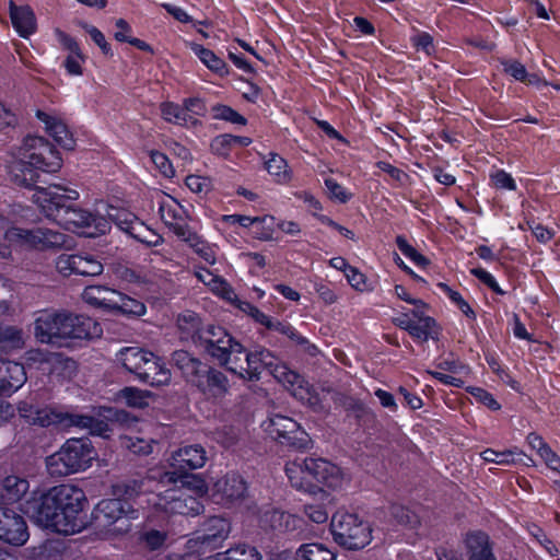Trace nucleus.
<instances>
[{"label":"nucleus","mask_w":560,"mask_h":560,"mask_svg":"<svg viewBox=\"0 0 560 560\" xmlns=\"http://www.w3.org/2000/svg\"><path fill=\"white\" fill-rule=\"evenodd\" d=\"M84 491L70 483L51 488L39 501H28L22 511L39 526L62 535H73L86 525Z\"/></svg>","instance_id":"f257e3e1"},{"label":"nucleus","mask_w":560,"mask_h":560,"mask_svg":"<svg viewBox=\"0 0 560 560\" xmlns=\"http://www.w3.org/2000/svg\"><path fill=\"white\" fill-rule=\"evenodd\" d=\"M285 475L291 486L304 492L313 491L312 480L327 487L337 489L342 486L341 469L324 458H305L302 463H287Z\"/></svg>","instance_id":"423d86ee"},{"label":"nucleus","mask_w":560,"mask_h":560,"mask_svg":"<svg viewBox=\"0 0 560 560\" xmlns=\"http://www.w3.org/2000/svg\"><path fill=\"white\" fill-rule=\"evenodd\" d=\"M37 119L44 125L45 131L63 149L73 150L75 140L68 129L62 118L54 113L46 110L36 112Z\"/></svg>","instance_id":"4be33fe9"},{"label":"nucleus","mask_w":560,"mask_h":560,"mask_svg":"<svg viewBox=\"0 0 560 560\" xmlns=\"http://www.w3.org/2000/svg\"><path fill=\"white\" fill-rule=\"evenodd\" d=\"M161 482H167L176 486L180 483L178 489H183L186 493L191 492L194 498H201L209 491L208 485L201 475L197 474H178L177 471H166L161 477Z\"/></svg>","instance_id":"bb28decb"},{"label":"nucleus","mask_w":560,"mask_h":560,"mask_svg":"<svg viewBox=\"0 0 560 560\" xmlns=\"http://www.w3.org/2000/svg\"><path fill=\"white\" fill-rule=\"evenodd\" d=\"M31 215L32 209L22 205H10L0 209V229L7 228L3 234L4 243L0 242L1 258H10L12 248L44 252L71 247L69 237L61 232L42 226H21Z\"/></svg>","instance_id":"f03ea898"},{"label":"nucleus","mask_w":560,"mask_h":560,"mask_svg":"<svg viewBox=\"0 0 560 560\" xmlns=\"http://www.w3.org/2000/svg\"><path fill=\"white\" fill-rule=\"evenodd\" d=\"M9 15L13 28L22 38H28L36 32L37 21L30 5H18L11 0L9 2Z\"/></svg>","instance_id":"a878e982"},{"label":"nucleus","mask_w":560,"mask_h":560,"mask_svg":"<svg viewBox=\"0 0 560 560\" xmlns=\"http://www.w3.org/2000/svg\"><path fill=\"white\" fill-rule=\"evenodd\" d=\"M411 43L415 48L425 52L427 56H432L435 54L433 37L428 32H417L413 36H411Z\"/></svg>","instance_id":"e2e57ef3"},{"label":"nucleus","mask_w":560,"mask_h":560,"mask_svg":"<svg viewBox=\"0 0 560 560\" xmlns=\"http://www.w3.org/2000/svg\"><path fill=\"white\" fill-rule=\"evenodd\" d=\"M282 387L295 399L312 408H315L319 402L318 395L313 387L296 372L282 371Z\"/></svg>","instance_id":"b1692460"},{"label":"nucleus","mask_w":560,"mask_h":560,"mask_svg":"<svg viewBox=\"0 0 560 560\" xmlns=\"http://www.w3.org/2000/svg\"><path fill=\"white\" fill-rule=\"evenodd\" d=\"M212 115L214 119L226 120L233 124L245 125L246 119L226 105H215L212 107Z\"/></svg>","instance_id":"680f3d73"},{"label":"nucleus","mask_w":560,"mask_h":560,"mask_svg":"<svg viewBox=\"0 0 560 560\" xmlns=\"http://www.w3.org/2000/svg\"><path fill=\"white\" fill-rule=\"evenodd\" d=\"M177 326L187 338H195L197 335L200 336L202 332L200 331V318L191 311H186L178 315Z\"/></svg>","instance_id":"8fccbe9b"},{"label":"nucleus","mask_w":560,"mask_h":560,"mask_svg":"<svg viewBox=\"0 0 560 560\" xmlns=\"http://www.w3.org/2000/svg\"><path fill=\"white\" fill-rule=\"evenodd\" d=\"M523 452L518 448L505 450L502 452L487 448L481 453V458L488 463H495L499 465H511L521 459Z\"/></svg>","instance_id":"de8ad7c7"},{"label":"nucleus","mask_w":560,"mask_h":560,"mask_svg":"<svg viewBox=\"0 0 560 560\" xmlns=\"http://www.w3.org/2000/svg\"><path fill=\"white\" fill-rule=\"evenodd\" d=\"M159 212L163 222L179 237H186L188 232V211L170 195L159 196Z\"/></svg>","instance_id":"f3484780"},{"label":"nucleus","mask_w":560,"mask_h":560,"mask_svg":"<svg viewBox=\"0 0 560 560\" xmlns=\"http://www.w3.org/2000/svg\"><path fill=\"white\" fill-rule=\"evenodd\" d=\"M150 159L152 163L155 165L156 170L166 178H171L175 175V170L164 153L160 151H151Z\"/></svg>","instance_id":"0e129e2a"},{"label":"nucleus","mask_w":560,"mask_h":560,"mask_svg":"<svg viewBox=\"0 0 560 560\" xmlns=\"http://www.w3.org/2000/svg\"><path fill=\"white\" fill-rule=\"evenodd\" d=\"M117 399L131 408H144L150 405L153 395L149 390L129 386L117 394Z\"/></svg>","instance_id":"ea45409f"},{"label":"nucleus","mask_w":560,"mask_h":560,"mask_svg":"<svg viewBox=\"0 0 560 560\" xmlns=\"http://www.w3.org/2000/svg\"><path fill=\"white\" fill-rule=\"evenodd\" d=\"M215 560H261V557L256 548L242 545L217 553Z\"/></svg>","instance_id":"09e8293b"},{"label":"nucleus","mask_w":560,"mask_h":560,"mask_svg":"<svg viewBox=\"0 0 560 560\" xmlns=\"http://www.w3.org/2000/svg\"><path fill=\"white\" fill-rule=\"evenodd\" d=\"M223 221L228 224L234 225L238 224L243 228H250L253 232L258 235L260 238H268L271 236V228L268 226L266 230L260 232V226L268 221V218H259V217H247L241 214H230L224 215Z\"/></svg>","instance_id":"58836bf2"},{"label":"nucleus","mask_w":560,"mask_h":560,"mask_svg":"<svg viewBox=\"0 0 560 560\" xmlns=\"http://www.w3.org/2000/svg\"><path fill=\"white\" fill-rule=\"evenodd\" d=\"M299 560H336V555L323 544H304L298 551Z\"/></svg>","instance_id":"c03bdc74"},{"label":"nucleus","mask_w":560,"mask_h":560,"mask_svg":"<svg viewBox=\"0 0 560 560\" xmlns=\"http://www.w3.org/2000/svg\"><path fill=\"white\" fill-rule=\"evenodd\" d=\"M57 224L65 230L81 233L89 237L106 234L110 230L107 218L93 214L84 209L67 206L57 219Z\"/></svg>","instance_id":"4468645a"},{"label":"nucleus","mask_w":560,"mask_h":560,"mask_svg":"<svg viewBox=\"0 0 560 560\" xmlns=\"http://www.w3.org/2000/svg\"><path fill=\"white\" fill-rule=\"evenodd\" d=\"M206 343L207 352L231 372H240L238 361L244 354L243 346L220 326H209L199 336Z\"/></svg>","instance_id":"f8f14e48"},{"label":"nucleus","mask_w":560,"mask_h":560,"mask_svg":"<svg viewBox=\"0 0 560 560\" xmlns=\"http://www.w3.org/2000/svg\"><path fill=\"white\" fill-rule=\"evenodd\" d=\"M246 485L236 474H229L218 479L210 492L212 500L219 504H231L244 497Z\"/></svg>","instance_id":"412c9836"},{"label":"nucleus","mask_w":560,"mask_h":560,"mask_svg":"<svg viewBox=\"0 0 560 560\" xmlns=\"http://www.w3.org/2000/svg\"><path fill=\"white\" fill-rule=\"evenodd\" d=\"M160 109L163 119L167 122L185 127L195 126L198 122L197 118H194L192 115L185 110L184 105L164 102L161 104Z\"/></svg>","instance_id":"e433bc0d"},{"label":"nucleus","mask_w":560,"mask_h":560,"mask_svg":"<svg viewBox=\"0 0 560 560\" xmlns=\"http://www.w3.org/2000/svg\"><path fill=\"white\" fill-rule=\"evenodd\" d=\"M68 56L63 61L65 69L69 75L79 77L83 73V63L85 56L82 54L80 47L75 50L68 51Z\"/></svg>","instance_id":"4d7b16f0"},{"label":"nucleus","mask_w":560,"mask_h":560,"mask_svg":"<svg viewBox=\"0 0 560 560\" xmlns=\"http://www.w3.org/2000/svg\"><path fill=\"white\" fill-rule=\"evenodd\" d=\"M466 392L470 394L478 402L488 407L490 410L497 411L501 409V405L488 390L477 386H468L466 387Z\"/></svg>","instance_id":"052dcab7"},{"label":"nucleus","mask_w":560,"mask_h":560,"mask_svg":"<svg viewBox=\"0 0 560 560\" xmlns=\"http://www.w3.org/2000/svg\"><path fill=\"white\" fill-rule=\"evenodd\" d=\"M345 277L351 288L358 292H372L374 290L373 282L370 281L368 277L357 267L352 266L350 269H348V272Z\"/></svg>","instance_id":"5fc2aeb1"},{"label":"nucleus","mask_w":560,"mask_h":560,"mask_svg":"<svg viewBox=\"0 0 560 560\" xmlns=\"http://www.w3.org/2000/svg\"><path fill=\"white\" fill-rule=\"evenodd\" d=\"M19 413L27 422L48 427L51 424L73 425L88 429L92 434L105 435L107 425L91 416L58 411L50 407H35L27 402L19 406Z\"/></svg>","instance_id":"1a4fd4ad"},{"label":"nucleus","mask_w":560,"mask_h":560,"mask_svg":"<svg viewBox=\"0 0 560 560\" xmlns=\"http://www.w3.org/2000/svg\"><path fill=\"white\" fill-rule=\"evenodd\" d=\"M118 291L103 287L90 285L86 287L82 293V299L91 306L110 311L117 300Z\"/></svg>","instance_id":"2f4dec72"},{"label":"nucleus","mask_w":560,"mask_h":560,"mask_svg":"<svg viewBox=\"0 0 560 560\" xmlns=\"http://www.w3.org/2000/svg\"><path fill=\"white\" fill-rule=\"evenodd\" d=\"M282 444L285 443L298 450L307 448L311 439L310 435L302 430L299 424L291 418L282 417Z\"/></svg>","instance_id":"72a5a7b5"},{"label":"nucleus","mask_w":560,"mask_h":560,"mask_svg":"<svg viewBox=\"0 0 560 560\" xmlns=\"http://www.w3.org/2000/svg\"><path fill=\"white\" fill-rule=\"evenodd\" d=\"M395 241L401 254L411 262L419 267H425L429 264V260L421 253H419L411 244H409L405 236L398 235L396 236Z\"/></svg>","instance_id":"6e6d98bb"},{"label":"nucleus","mask_w":560,"mask_h":560,"mask_svg":"<svg viewBox=\"0 0 560 560\" xmlns=\"http://www.w3.org/2000/svg\"><path fill=\"white\" fill-rule=\"evenodd\" d=\"M330 533L334 541L349 550H358L372 540V528L354 513L337 511L330 521Z\"/></svg>","instance_id":"9b49d317"},{"label":"nucleus","mask_w":560,"mask_h":560,"mask_svg":"<svg viewBox=\"0 0 560 560\" xmlns=\"http://www.w3.org/2000/svg\"><path fill=\"white\" fill-rule=\"evenodd\" d=\"M101 332L91 317L68 312L42 311L34 322V335L43 343L67 346L70 340L89 339Z\"/></svg>","instance_id":"39448f33"},{"label":"nucleus","mask_w":560,"mask_h":560,"mask_svg":"<svg viewBox=\"0 0 560 560\" xmlns=\"http://www.w3.org/2000/svg\"><path fill=\"white\" fill-rule=\"evenodd\" d=\"M0 539L15 546L24 545L28 539L24 518L10 510L0 508Z\"/></svg>","instance_id":"aec40b11"},{"label":"nucleus","mask_w":560,"mask_h":560,"mask_svg":"<svg viewBox=\"0 0 560 560\" xmlns=\"http://www.w3.org/2000/svg\"><path fill=\"white\" fill-rule=\"evenodd\" d=\"M526 441L550 469L560 472V456L551 450L541 435L530 432Z\"/></svg>","instance_id":"c9c22d12"},{"label":"nucleus","mask_w":560,"mask_h":560,"mask_svg":"<svg viewBox=\"0 0 560 560\" xmlns=\"http://www.w3.org/2000/svg\"><path fill=\"white\" fill-rule=\"evenodd\" d=\"M186 186L190 191L198 195H206L212 187L211 179L209 177L200 175H189L186 177Z\"/></svg>","instance_id":"774afa93"},{"label":"nucleus","mask_w":560,"mask_h":560,"mask_svg":"<svg viewBox=\"0 0 560 560\" xmlns=\"http://www.w3.org/2000/svg\"><path fill=\"white\" fill-rule=\"evenodd\" d=\"M144 481L131 480L114 487V499L102 500L95 509V518L106 529V535L117 536L130 530V522L139 517V510L130 501L142 506Z\"/></svg>","instance_id":"20e7f679"},{"label":"nucleus","mask_w":560,"mask_h":560,"mask_svg":"<svg viewBox=\"0 0 560 560\" xmlns=\"http://www.w3.org/2000/svg\"><path fill=\"white\" fill-rule=\"evenodd\" d=\"M151 352L138 347H125L116 353V362L129 373L139 375Z\"/></svg>","instance_id":"c756f323"},{"label":"nucleus","mask_w":560,"mask_h":560,"mask_svg":"<svg viewBox=\"0 0 560 560\" xmlns=\"http://www.w3.org/2000/svg\"><path fill=\"white\" fill-rule=\"evenodd\" d=\"M56 268L63 276L75 273L84 277H95L104 270L103 264L90 254H62L56 260Z\"/></svg>","instance_id":"dca6fc26"},{"label":"nucleus","mask_w":560,"mask_h":560,"mask_svg":"<svg viewBox=\"0 0 560 560\" xmlns=\"http://www.w3.org/2000/svg\"><path fill=\"white\" fill-rule=\"evenodd\" d=\"M389 512L395 521V524L402 528L415 529L420 524L419 514L415 510H410L407 506L395 503L390 505Z\"/></svg>","instance_id":"79ce46f5"},{"label":"nucleus","mask_w":560,"mask_h":560,"mask_svg":"<svg viewBox=\"0 0 560 560\" xmlns=\"http://www.w3.org/2000/svg\"><path fill=\"white\" fill-rule=\"evenodd\" d=\"M108 217V222L113 221L116 223V225L127 234H131V226L136 224V222H139L140 220L129 212L126 209H118L113 206H109L107 208L106 212Z\"/></svg>","instance_id":"49530a36"},{"label":"nucleus","mask_w":560,"mask_h":560,"mask_svg":"<svg viewBox=\"0 0 560 560\" xmlns=\"http://www.w3.org/2000/svg\"><path fill=\"white\" fill-rule=\"evenodd\" d=\"M137 377L151 386H165L170 384L172 374L162 359L151 352V358L143 364Z\"/></svg>","instance_id":"c85d7f7f"},{"label":"nucleus","mask_w":560,"mask_h":560,"mask_svg":"<svg viewBox=\"0 0 560 560\" xmlns=\"http://www.w3.org/2000/svg\"><path fill=\"white\" fill-rule=\"evenodd\" d=\"M190 50L198 57L202 65L214 74L223 78L229 74V66L214 51L201 44L190 42L187 44Z\"/></svg>","instance_id":"473e14b6"},{"label":"nucleus","mask_w":560,"mask_h":560,"mask_svg":"<svg viewBox=\"0 0 560 560\" xmlns=\"http://www.w3.org/2000/svg\"><path fill=\"white\" fill-rule=\"evenodd\" d=\"M469 560H497L489 536L483 532H471L465 538Z\"/></svg>","instance_id":"7c9ffc66"},{"label":"nucleus","mask_w":560,"mask_h":560,"mask_svg":"<svg viewBox=\"0 0 560 560\" xmlns=\"http://www.w3.org/2000/svg\"><path fill=\"white\" fill-rule=\"evenodd\" d=\"M207 463V452L199 445H185L172 452L167 464L173 471L186 474L188 470L202 468Z\"/></svg>","instance_id":"6ab92c4d"},{"label":"nucleus","mask_w":560,"mask_h":560,"mask_svg":"<svg viewBox=\"0 0 560 560\" xmlns=\"http://www.w3.org/2000/svg\"><path fill=\"white\" fill-rule=\"evenodd\" d=\"M79 197L78 190L55 184L36 187L32 200L47 219L57 223L67 206Z\"/></svg>","instance_id":"ddd939ff"},{"label":"nucleus","mask_w":560,"mask_h":560,"mask_svg":"<svg viewBox=\"0 0 560 560\" xmlns=\"http://www.w3.org/2000/svg\"><path fill=\"white\" fill-rule=\"evenodd\" d=\"M150 513L148 518L167 522L176 515L195 516L201 513L202 504L197 498L174 486L164 492L151 493L145 500Z\"/></svg>","instance_id":"6e6552de"},{"label":"nucleus","mask_w":560,"mask_h":560,"mask_svg":"<svg viewBox=\"0 0 560 560\" xmlns=\"http://www.w3.org/2000/svg\"><path fill=\"white\" fill-rule=\"evenodd\" d=\"M62 167V158L44 137L27 136L13 148L5 161L9 179L16 186L31 188L39 173L54 174Z\"/></svg>","instance_id":"7ed1b4c3"},{"label":"nucleus","mask_w":560,"mask_h":560,"mask_svg":"<svg viewBox=\"0 0 560 560\" xmlns=\"http://www.w3.org/2000/svg\"><path fill=\"white\" fill-rule=\"evenodd\" d=\"M471 275L475 276L479 281L486 284L490 290H492L495 294L504 295L505 291L502 290L500 284L498 283L495 277L483 268H472L470 270Z\"/></svg>","instance_id":"338daca9"},{"label":"nucleus","mask_w":560,"mask_h":560,"mask_svg":"<svg viewBox=\"0 0 560 560\" xmlns=\"http://www.w3.org/2000/svg\"><path fill=\"white\" fill-rule=\"evenodd\" d=\"M394 292L398 299L413 305V310L400 312L395 316V325L421 341L433 338V328L436 326V322L425 315L428 304L421 299L412 298L401 284H396Z\"/></svg>","instance_id":"9d476101"},{"label":"nucleus","mask_w":560,"mask_h":560,"mask_svg":"<svg viewBox=\"0 0 560 560\" xmlns=\"http://www.w3.org/2000/svg\"><path fill=\"white\" fill-rule=\"evenodd\" d=\"M173 362L190 383H192V378L197 377L205 368L200 361L191 358L186 351H175L173 353Z\"/></svg>","instance_id":"a19ab883"},{"label":"nucleus","mask_w":560,"mask_h":560,"mask_svg":"<svg viewBox=\"0 0 560 560\" xmlns=\"http://www.w3.org/2000/svg\"><path fill=\"white\" fill-rule=\"evenodd\" d=\"M28 481L20 476H7L1 482V498L3 502L14 503L20 501L28 491Z\"/></svg>","instance_id":"f704fd0d"},{"label":"nucleus","mask_w":560,"mask_h":560,"mask_svg":"<svg viewBox=\"0 0 560 560\" xmlns=\"http://www.w3.org/2000/svg\"><path fill=\"white\" fill-rule=\"evenodd\" d=\"M192 384L209 399L222 398L229 390L226 376L220 371L207 369L206 366L197 377L192 378Z\"/></svg>","instance_id":"5701e85b"},{"label":"nucleus","mask_w":560,"mask_h":560,"mask_svg":"<svg viewBox=\"0 0 560 560\" xmlns=\"http://www.w3.org/2000/svg\"><path fill=\"white\" fill-rule=\"evenodd\" d=\"M528 533L530 534V536L533 538H535V540L546 550V552L550 557H552V558L558 557V555H559L558 547L550 538H548V536L545 534L542 528H540L536 524H532L528 526Z\"/></svg>","instance_id":"bf43d9fd"},{"label":"nucleus","mask_w":560,"mask_h":560,"mask_svg":"<svg viewBox=\"0 0 560 560\" xmlns=\"http://www.w3.org/2000/svg\"><path fill=\"white\" fill-rule=\"evenodd\" d=\"M110 311H116L128 316L140 317L145 314L147 307L141 301L118 292L117 300H115V305L110 308Z\"/></svg>","instance_id":"37998d69"},{"label":"nucleus","mask_w":560,"mask_h":560,"mask_svg":"<svg viewBox=\"0 0 560 560\" xmlns=\"http://www.w3.org/2000/svg\"><path fill=\"white\" fill-rule=\"evenodd\" d=\"M230 523L223 517L213 516L209 518L202 528L194 534L188 540L190 549H214L218 548L230 534Z\"/></svg>","instance_id":"2eb2a0df"},{"label":"nucleus","mask_w":560,"mask_h":560,"mask_svg":"<svg viewBox=\"0 0 560 560\" xmlns=\"http://www.w3.org/2000/svg\"><path fill=\"white\" fill-rule=\"evenodd\" d=\"M435 365L440 371H428V374L439 381L441 384L456 388H462L464 386V381L460 377L445 374L442 371H446L452 374H468L470 372L469 366L463 363L454 354H450L446 358L440 359Z\"/></svg>","instance_id":"393cba45"},{"label":"nucleus","mask_w":560,"mask_h":560,"mask_svg":"<svg viewBox=\"0 0 560 560\" xmlns=\"http://www.w3.org/2000/svg\"><path fill=\"white\" fill-rule=\"evenodd\" d=\"M492 185L498 189L516 190L517 185L512 175L504 170H497L490 174Z\"/></svg>","instance_id":"69168bd1"},{"label":"nucleus","mask_w":560,"mask_h":560,"mask_svg":"<svg viewBox=\"0 0 560 560\" xmlns=\"http://www.w3.org/2000/svg\"><path fill=\"white\" fill-rule=\"evenodd\" d=\"M244 366L242 359L238 361L240 372H234L244 380L253 381L258 380L264 371H268L271 375L277 377V358L268 350H257L245 354Z\"/></svg>","instance_id":"a211bd4d"},{"label":"nucleus","mask_w":560,"mask_h":560,"mask_svg":"<svg viewBox=\"0 0 560 560\" xmlns=\"http://www.w3.org/2000/svg\"><path fill=\"white\" fill-rule=\"evenodd\" d=\"M26 382L23 364L14 361L1 362L0 394L11 395Z\"/></svg>","instance_id":"cd10ccee"},{"label":"nucleus","mask_w":560,"mask_h":560,"mask_svg":"<svg viewBox=\"0 0 560 560\" xmlns=\"http://www.w3.org/2000/svg\"><path fill=\"white\" fill-rule=\"evenodd\" d=\"M97 457V451L89 439L72 438L46 458V467L50 476L65 477L88 470Z\"/></svg>","instance_id":"0eeeda50"},{"label":"nucleus","mask_w":560,"mask_h":560,"mask_svg":"<svg viewBox=\"0 0 560 560\" xmlns=\"http://www.w3.org/2000/svg\"><path fill=\"white\" fill-rule=\"evenodd\" d=\"M192 248V250L207 264L213 265L217 261L218 247L210 244L201 236L188 232L186 237H182Z\"/></svg>","instance_id":"4c0bfd02"},{"label":"nucleus","mask_w":560,"mask_h":560,"mask_svg":"<svg viewBox=\"0 0 560 560\" xmlns=\"http://www.w3.org/2000/svg\"><path fill=\"white\" fill-rule=\"evenodd\" d=\"M23 346V332L20 328L0 325V350L20 349Z\"/></svg>","instance_id":"a18cd8bd"},{"label":"nucleus","mask_w":560,"mask_h":560,"mask_svg":"<svg viewBox=\"0 0 560 560\" xmlns=\"http://www.w3.org/2000/svg\"><path fill=\"white\" fill-rule=\"evenodd\" d=\"M62 358L59 354L48 353L36 349L27 352V361L38 364L43 371H52V364L60 363Z\"/></svg>","instance_id":"864d4df0"},{"label":"nucleus","mask_w":560,"mask_h":560,"mask_svg":"<svg viewBox=\"0 0 560 560\" xmlns=\"http://www.w3.org/2000/svg\"><path fill=\"white\" fill-rule=\"evenodd\" d=\"M124 447L138 455H148L153 451V440H147L139 436L124 435L120 438Z\"/></svg>","instance_id":"3c124183"},{"label":"nucleus","mask_w":560,"mask_h":560,"mask_svg":"<svg viewBox=\"0 0 560 560\" xmlns=\"http://www.w3.org/2000/svg\"><path fill=\"white\" fill-rule=\"evenodd\" d=\"M324 184L328 191V197L332 201L347 203L351 200L352 194L348 191L342 185H340L336 179L331 177L325 178Z\"/></svg>","instance_id":"13d9d810"},{"label":"nucleus","mask_w":560,"mask_h":560,"mask_svg":"<svg viewBox=\"0 0 560 560\" xmlns=\"http://www.w3.org/2000/svg\"><path fill=\"white\" fill-rule=\"evenodd\" d=\"M130 236L149 246H158L162 242V237L142 221L131 226Z\"/></svg>","instance_id":"603ef678"}]
</instances>
